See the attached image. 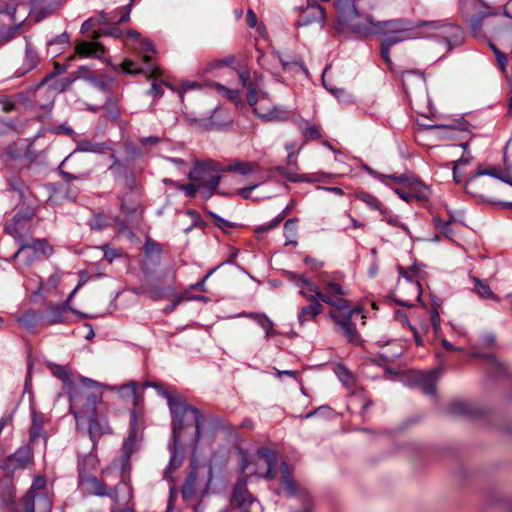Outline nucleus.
<instances>
[{"instance_id":"1","label":"nucleus","mask_w":512,"mask_h":512,"mask_svg":"<svg viewBox=\"0 0 512 512\" xmlns=\"http://www.w3.org/2000/svg\"><path fill=\"white\" fill-rule=\"evenodd\" d=\"M335 6L338 13V29L341 32H353L363 36L383 35V39L402 42L423 36L425 26L422 21L413 24L406 19L376 21L372 16L358 13L354 0H337Z\"/></svg>"},{"instance_id":"2","label":"nucleus","mask_w":512,"mask_h":512,"mask_svg":"<svg viewBox=\"0 0 512 512\" xmlns=\"http://www.w3.org/2000/svg\"><path fill=\"white\" fill-rule=\"evenodd\" d=\"M347 294V290L341 284L333 280H324L320 300L335 308V311L329 313V317L335 323L336 330L340 331L349 343L358 344L360 336L353 318L360 315L365 319V315L359 307L350 306L346 299Z\"/></svg>"},{"instance_id":"3","label":"nucleus","mask_w":512,"mask_h":512,"mask_svg":"<svg viewBox=\"0 0 512 512\" xmlns=\"http://www.w3.org/2000/svg\"><path fill=\"white\" fill-rule=\"evenodd\" d=\"M78 485L83 494L109 497L113 502L110 512H134L132 489L122 480L109 486L103 478L94 475L78 480Z\"/></svg>"},{"instance_id":"4","label":"nucleus","mask_w":512,"mask_h":512,"mask_svg":"<svg viewBox=\"0 0 512 512\" xmlns=\"http://www.w3.org/2000/svg\"><path fill=\"white\" fill-rule=\"evenodd\" d=\"M70 410L77 424L85 415H94L97 405L102 401L103 386L89 378L82 377L72 384L69 390Z\"/></svg>"},{"instance_id":"5","label":"nucleus","mask_w":512,"mask_h":512,"mask_svg":"<svg viewBox=\"0 0 512 512\" xmlns=\"http://www.w3.org/2000/svg\"><path fill=\"white\" fill-rule=\"evenodd\" d=\"M485 175L492 176L512 186V175L510 173L503 172L498 167H478L476 172L466 180L464 185L465 191L475 197L481 198L486 202L512 209V202H501L494 199L491 188L497 185V182L493 180L481 179V177Z\"/></svg>"},{"instance_id":"6","label":"nucleus","mask_w":512,"mask_h":512,"mask_svg":"<svg viewBox=\"0 0 512 512\" xmlns=\"http://www.w3.org/2000/svg\"><path fill=\"white\" fill-rule=\"evenodd\" d=\"M213 478L211 465H200L193 458L189 465V471L181 487V494L185 502L199 501L209 493Z\"/></svg>"},{"instance_id":"7","label":"nucleus","mask_w":512,"mask_h":512,"mask_svg":"<svg viewBox=\"0 0 512 512\" xmlns=\"http://www.w3.org/2000/svg\"><path fill=\"white\" fill-rule=\"evenodd\" d=\"M276 463L274 451L268 448L258 449L254 454L242 457L240 477L248 479L251 476H258L272 480L276 477Z\"/></svg>"},{"instance_id":"8","label":"nucleus","mask_w":512,"mask_h":512,"mask_svg":"<svg viewBox=\"0 0 512 512\" xmlns=\"http://www.w3.org/2000/svg\"><path fill=\"white\" fill-rule=\"evenodd\" d=\"M168 405L173 416V434L175 439L178 433L187 425L193 424L196 428V440L201 437L203 416L200 411L190 405H186L181 398L168 396Z\"/></svg>"},{"instance_id":"9","label":"nucleus","mask_w":512,"mask_h":512,"mask_svg":"<svg viewBox=\"0 0 512 512\" xmlns=\"http://www.w3.org/2000/svg\"><path fill=\"white\" fill-rule=\"evenodd\" d=\"M224 166L218 162L207 160L196 163L189 172L188 178L198 184L200 189L206 190V195L211 196L218 186Z\"/></svg>"},{"instance_id":"10","label":"nucleus","mask_w":512,"mask_h":512,"mask_svg":"<svg viewBox=\"0 0 512 512\" xmlns=\"http://www.w3.org/2000/svg\"><path fill=\"white\" fill-rule=\"evenodd\" d=\"M52 253L53 248L45 239L32 237L28 240L24 239V242L19 244V248L13 255V259L18 260L20 269L24 270L30 268L35 261L43 257H48Z\"/></svg>"},{"instance_id":"11","label":"nucleus","mask_w":512,"mask_h":512,"mask_svg":"<svg viewBox=\"0 0 512 512\" xmlns=\"http://www.w3.org/2000/svg\"><path fill=\"white\" fill-rule=\"evenodd\" d=\"M47 78H44L38 85L28 89L21 98L29 102L32 108L49 110L52 108L57 89L46 84Z\"/></svg>"},{"instance_id":"12","label":"nucleus","mask_w":512,"mask_h":512,"mask_svg":"<svg viewBox=\"0 0 512 512\" xmlns=\"http://www.w3.org/2000/svg\"><path fill=\"white\" fill-rule=\"evenodd\" d=\"M419 26H425L423 36L442 38L447 42L449 48L462 43L463 32L457 25H441L435 21H422Z\"/></svg>"},{"instance_id":"13","label":"nucleus","mask_w":512,"mask_h":512,"mask_svg":"<svg viewBox=\"0 0 512 512\" xmlns=\"http://www.w3.org/2000/svg\"><path fill=\"white\" fill-rule=\"evenodd\" d=\"M246 484L247 479L239 476L233 488L232 503L237 506L239 511L231 508L223 512H262L259 501L248 491Z\"/></svg>"},{"instance_id":"14","label":"nucleus","mask_w":512,"mask_h":512,"mask_svg":"<svg viewBox=\"0 0 512 512\" xmlns=\"http://www.w3.org/2000/svg\"><path fill=\"white\" fill-rule=\"evenodd\" d=\"M32 214L15 215L13 219L6 225V232L13 237L19 244L32 238L31 219Z\"/></svg>"},{"instance_id":"15","label":"nucleus","mask_w":512,"mask_h":512,"mask_svg":"<svg viewBox=\"0 0 512 512\" xmlns=\"http://www.w3.org/2000/svg\"><path fill=\"white\" fill-rule=\"evenodd\" d=\"M422 289L417 281L405 279L399 282L397 286V303L403 306H413V299L419 300L421 298Z\"/></svg>"},{"instance_id":"16","label":"nucleus","mask_w":512,"mask_h":512,"mask_svg":"<svg viewBox=\"0 0 512 512\" xmlns=\"http://www.w3.org/2000/svg\"><path fill=\"white\" fill-rule=\"evenodd\" d=\"M84 419L89 420L88 433L92 440V450H96L98 439L105 434L112 433V429L109 426L107 419L101 417L97 413V410L94 415H85L81 421Z\"/></svg>"},{"instance_id":"17","label":"nucleus","mask_w":512,"mask_h":512,"mask_svg":"<svg viewBox=\"0 0 512 512\" xmlns=\"http://www.w3.org/2000/svg\"><path fill=\"white\" fill-rule=\"evenodd\" d=\"M24 512H52V501L44 493L27 492L23 499Z\"/></svg>"},{"instance_id":"18","label":"nucleus","mask_w":512,"mask_h":512,"mask_svg":"<svg viewBox=\"0 0 512 512\" xmlns=\"http://www.w3.org/2000/svg\"><path fill=\"white\" fill-rule=\"evenodd\" d=\"M254 113L265 121H285L288 119V112L282 106H268V98H261L258 106H255Z\"/></svg>"},{"instance_id":"19","label":"nucleus","mask_w":512,"mask_h":512,"mask_svg":"<svg viewBox=\"0 0 512 512\" xmlns=\"http://www.w3.org/2000/svg\"><path fill=\"white\" fill-rule=\"evenodd\" d=\"M325 20V11L315 1H308L306 9L300 15L299 25H310L313 23H322Z\"/></svg>"},{"instance_id":"20","label":"nucleus","mask_w":512,"mask_h":512,"mask_svg":"<svg viewBox=\"0 0 512 512\" xmlns=\"http://www.w3.org/2000/svg\"><path fill=\"white\" fill-rule=\"evenodd\" d=\"M98 467L99 460L95 450L81 457L78 461L79 480L88 478L89 476H94V472L98 470Z\"/></svg>"},{"instance_id":"21","label":"nucleus","mask_w":512,"mask_h":512,"mask_svg":"<svg viewBox=\"0 0 512 512\" xmlns=\"http://www.w3.org/2000/svg\"><path fill=\"white\" fill-rule=\"evenodd\" d=\"M39 62V57L35 49L26 43L25 53L21 65L16 70V76L20 77L33 70Z\"/></svg>"},{"instance_id":"22","label":"nucleus","mask_w":512,"mask_h":512,"mask_svg":"<svg viewBox=\"0 0 512 512\" xmlns=\"http://www.w3.org/2000/svg\"><path fill=\"white\" fill-rule=\"evenodd\" d=\"M296 284L300 287V294L309 301H320L321 289L316 286L310 279L299 276Z\"/></svg>"},{"instance_id":"23","label":"nucleus","mask_w":512,"mask_h":512,"mask_svg":"<svg viewBox=\"0 0 512 512\" xmlns=\"http://www.w3.org/2000/svg\"><path fill=\"white\" fill-rule=\"evenodd\" d=\"M323 306L320 301H310V305L301 308L298 314V322L301 326L306 325L309 321H314L322 313Z\"/></svg>"},{"instance_id":"24","label":"nucleus","mask_w":512,"mask_h":512,"mask_svg":"<svg viewBox=\"0 0 512 512\" xmlns=\"http://www.w3.org/2000/svg\"><path fill=\"white\" fill-rule=\"evenodd\" d=\"M75 51L83 57H101L104 54V47L98 42H80L76 45Z\"/></svg>"},{"instance_id":"25","label":"nucleus","mask_w":512,"mask_h":512,"mask_svg":"<svg viewBox=\"0 0 512 512\" xmlns=\"http://www.w3.org/2000/svg\"><path fill=\"white\" fill-rule=\"evenodd\" d=\"M280 481H281V489L278 493L287 492V494L293 496L296 493V484L293 481L288 465L285 462H282L280 466Z\"/></svg>"},{"instance_id":"26","label":"nucleus","mask_w":512,"mask_h":512,"mask_svg":"<svg viewBox=\"0 0 512 512\" xmlns=\"http://www.w3.org/2000/svg\"><path fill=\"white\" fill-rule=\"evenodd\" d=\"M49 369L55 377L59 378L65 385L68 386V391L70 390V386L76 383L73 381V376L68 366L49 364Z\"/></svg>"},{"instance_id":"27","label":"nucleus","mask_w":512,"mask_h":512,"mask_svg":"<svg viewBox=\"0 0 512 512\" xmlns=\"http://www.w3.org/2000/svg\"><path fill=\"white\" fill-rule=\"evenodd\" d=\"M411 192H406L403 189L396 188L395 193L404 201L410 202L412 199L422 200L425 199L428 195V188L425 186H420L416 188H409Z\"/></svg>"},{"instance_id":"28","label":"nucleus","mask_w":512,"mask_h":512,"mask_svg":"<svg viewBox=\"0 0 512 512\" xmlns=\"http://www.w3.org/2000/svg\"><path fill=\"white\" fill-rule=\"evenodd\" d=\"M259 166L257 163L246 162V161H235L228 166H224V171L227 172H238L242 175H248L252 173Z\"/></svg>"},{"instance_id":"29","label":"nucleus","mask_w":512,"mask_h":512,"mask_svg":"<svg viewBox=\"0 0 512 512\" xmlns=\"http://www.w3.org/2000/svg\"><path fill=\"white\" fill-rule=\"evenodd\" d=\"M355 197L360 201L364 202L370 209L377 210L379 211V213H381L385 208V206L376 196L368 192L358 191L355 193Z\"/></svg>"},{"instance_id":"30","label":"nucleus","mask_w":512,"mask_h":512,"mask_svg":"<svg viewBox=\"0 0 512 512\" xmlns=\"http://www.w3.org/2000/svg\"><path fill=\"white\" fill-rule=\"evenodd\" d=\"M305 142L318 140L321 138V129L318 125L305 121L303 125L299 126Z\"/></svg>"},{"instance_id":"31","label":"nucleus","mask_w":512,"mask_h":512,"mask_svg":"<svg viewBox=\"0 0 512 512\" xmlns=\"http://www.w3.org/2000/svg\"><path fill=\"white\" fill-rule=\"evenodd\" d=\"M139 202L131 195L121 197V210L127 216L135 215L139 210Z\"/></svg>"},{"instance_id":"32","label":"nucleus","mask_w":512,"mask_h":512,"mask_svg":"<svg viewBox=\"0 0 512 512\" xmlns=\"http://www.w3.org/2000/svg\"><path fill=\"white\" fill-rule=\"evenodd\" d=\"M120 394L123 398L130 401L133 406H138L140 404V397L137 394L136 383L132 382L121 386Z\"/></svg>"},{"instance_id":"33","label":"nucleus","mask_w":512,"mask_h":512,"mask_svg":"<svg viewBox=\"0 0 512 512\" xmlns=\"http://www.w3.org/2000/svg\"><path fill=\"white\" fill-rule=\"evenodd\" d=\"M472 159L473 158L470 153H465L461 158L453 162V179L457 184L461 183L463 180V175L460 171L461 166L469 165L472 162Z\"/></svg>"},{"instance_id":"34","label":"nucleus","mask_w":512,"mask_h":512,"mask_svg":"<svg viewBox=\"0 0 512 512\" xmlns=\"http://www.w3.org/2000/svg\"><path fill=\"white\" fill-rule=\"evenodd\" d=\"M472 281L474 283V291L484 299H495V295L492 292L490 286L481 281L477 277H472Z\"/></svg>"},{"instance_id":"35","label":"nucleus","mask_w":512,"mask_h":512,"mask_svg":"<svg viewBox=\"0 0 512 512\" xmlns=\"http://www.w3.org/2000/svg\"><path fill=\"white\" fill-rule=\"evenodd\" d=\"M380 214L382 215L383 220L387 222V224L397 227V228H400L405 233L409 234L408 227L404 223H402L400 221L399 217L396 214H394L392 211H390L389 209H387L385 207Z\"/></svg>"},{"instance_id":"36","label":"nucleus","mask_w":512,"mask_h":512,"mask_svg":"<svg viewBox=\"0 0 512 512\" xmlns=\"http://www.w3.org/2000/svg\"><path fill=\"white\" fill-rule=\"evenodd\" d=\"M213 87L216 91L223 97L227 98L231 102L239 103L240 102V94L238 90L230 89L220 83H214Z\"/></svg>"},{"instance_id":"37","label":"nucleus","mask_w":512,"mask_h":512,"mask_svg":"<svg viewBox=\"0 0 512 512\" xmlns=\"http://www.w3.org/2000/svg\"><path fill=\"white\" fill-rule=\"evenodd\" d=\"M284 234L286 237V243H285L286 245L296 244V241L294 240V238L296 237V234H297L296 219H289L285 222Z\"/></svg>"},{"instance_id":"38","label":"nucleus","mask_w":512,"mask_h":512,"mask_svg":"<svg viewBox=\"0 0 512 512\" xmlns=\"http://www.w3.org/2000/svg\"><path fill=\"white\" fill-rule=\"evenodd\" d=\"M438 377V372L436 370L429 371L425 375L426 383L423 385V391L425 394L434 395L435 394V382Z\"/></svg>"},{"instance_id":"39","label":"nucleus","mask_w":512,"mask_h":512,"mask_svg":"<svg viewBox=\"0 0 512 512\" xmlns=\"http://www.w3.org/2000/svg\"><path fill=\"white\" fill-rule=\"evenodd\" d=\"M286 178L292 182H317L320 181L321 177L318 174H296L288 173L285 174Z\"/></svg>"},{"instance_id":"40","label":"nucleus","mask_w":512,"mask_h":512,"mask_svg":"<svg viewBox=\"0 0 512 512\" xmlns=\"http://www.w3.org/2000/svg\"><path fill=\"white\" fill-rule=\"evenodd\" d=\"M140 52L142 53V60L144 63H149L152 60V55L155 53V47L150 40H143L140 43Z\"/></svg>"},{"instance_id":"41","label":"nucleus","mask_w":512,"mask_h":512,"mask_svg":"<svg viewBox=\"0 0 512 512\" xmlns=\"http://www.w3.org/2000/svg\"><path fill=\"white\" fill-rule=\"evenodd\" d=\"M288 212V208H286L285 210H283V212L281 214H279L274 220H272L271 222L267 223V224H263L259 227H257L255 229V233L256 234H259V233H264V232H268L270 230H272L273 228H275L276 226H278L280 224V222L284 219V217L286 216Z\"/></svg>"},{"instance_id":"42","label":"nucleus","mask_w":512,"mask_h":512,"mask_svg":"<svg viewBox=\"0 0 512 512\" xmlns=\"http://www.w3.org/2000/svg\"><path fill=\"white\" fill-rule=\"evenodd\" d=\"M398 40L383 39L381 41V57L389 65H392L390 58V49L393 45L397 44Z\"/></svg>"},{"instance_id":"43","label":"nucleus","mask_w":512,"mask_h":512,"mask_svg":"<svg viewBox=\"0 0 512 512\" xmlns=\"http://www.w3.org/2000/svg\"><path fill=\"white\" fill-rule=\"evenodd\" d=\"M164 182L166 184H173V185H175V187H177L178 189L182 190L186 194V196H188V197L195 196V194L197 192V189L199 188L198 184H196L195 182L194 183H190V184H179V185L174 183L172 180L165 179Z\"/></svg>"},{"instance_id":"44","label":"nucleus","mask_w":512,"mask_h":512,"mask_svg":"<svg viewBox=\"0 0 512 512\" xmlns=\"http://www.w3.org/2000/svg\"><path fill=\"white\" fill-rule=\"evenodd\" d=\"M234 62H235V57L233 55H230V56L226 57L225 59L217 60V61L209 63L207 65V67L205 68V72H210V71H212L214 69H218L222 66L232 65Z\"/></svg>"},{"instance_id":"45","label":"nucleus","mask_w":512,"mask_h":512,"mask_svg":"<svg viewBox=\"0 0 512 512\" xmlns=\"http://www.w3.org/2000/svg\"><path fill=\"white\" fill-rule=\"evenodd\" d=\"M19 324L28 329L34 327L37 323V315L34 312H27L19 318Z\"/></svg>"},{"instance_id":"46","label":"nucleus","mask_w":512,"mask_h":512,"mask_svg":"<svg viewBox=\"0 0 512 512\" xmlns=\"http://www.w3.org/2000/svg\"><path fill=\"white\" fill-rule=\"evenodd\" d=\"M100 150H101V145L94 144L89 141H83L78 144L77 149L74 152V154L77 152H100Z\"/></svg>"},{"instance_id":"47","label":"nucleus","mask_w":512,"mask_h":512,"mask_svg":"<svg viewBox=\"0 0 512 512\" xmlns=\"http://www.w3.org/2000/svg\"><path fill=\"white\" fill-rule=\"evenodd\" d=\"M397 183L403 184L407 186L408 188H416L423 186L417 179H415L412 176H409L407 174L400 175L397 178Z\"/></svg>"},{"instance_id":"48","label":"nucleus","mask_w":512,"mask_h":512,"mask_svg":"<svg viewBox=\"0 0 512 512\" xmlns=\"http://www.w3.org/2000/svg\"><path fill=\"white\" fill-rule=\"evenodd\" d=\"M0 107L4 113H11L15 110L16 101L8 96L0 97Z\"/></svg>"},{"instance_id":"49","label":"nucleus","mask_w":512,"mask_h":512,"mask_svg":"<svg viewBox=\"0 0 512 512\" xmlns=\"http://www.w3.org/2000/svg\"><path fill=\"white\" fill-rule=\"evenodd\" d=\"M102 251L104 252L105 259L111 263L114 259L120 257L122 255L120 250L110 247L109 245L101 246Z\"/></svg>"},{"instance_id":"50","label":"nucleus","mask_w":512,"mask_h":512,"mask_svg":"<svg viewBox=\"0 0 512 512\" xmlns=\"http://www.w3.org/2000/svg\"><path fill=\"white\" fill-rule=\"evenodd\" d=\"M431 324L435 334L437 335L441 329V319L438 309L433 307L430 311Z\"/></svg>"},{"instance_id":"51","label":"nucleus","mask_w":512,"mask_h":512,"mask_svg":"<svg viewBox=\"0 0 512 512\" xmlns=\"http://www.w3.org/2000/svg\"><path fill=\"white\" fill-rule=\"evenodd\" d=\"M122 70L129 74L142 73V69L137 67L132 60L125 59L121 64Z\"/></svg>"},{"instance_id":"52","label":"nucleus","mask_w":512,"mask_h":512,"mask_svg":"<svg viewBox=\"0 0 512 512\" xmlns=\"http://www.w3.org/2000/svg\"><path fill=\"white\" fill-rule=\"evenodd\" d=\"M249 318L253 319L260 327L264 328L265 326H269V322L271 321L265 314L263 313H250L247 315Z\"/></svg>"},{"instance_id":"53","label":"nucleus","mask_w":512,"mask_h":512,"mask_svg":"<svg viewBox=\"0 0 512 512\" xmlns=\"http://www.w3.org/2000/svg\"><path fill=\"white\" fill-rule=\"evenodd\" d=\"M135 445H136V435H135L134 431H131L128 438L124 442V445H123L124 452L127 455H129L135 449Z\"/></svg>"},{"instance_id":"54","label":"nucleus","mask_w":512,"mask_h":512,"mask_svg":"<svg viewBox=\"0 0 512 512\" xmlns=\"http://www.w3.org/2000/svg\"><path fill=\"white\" fill-rule=\"evenodd\" d=\"M450 412L453 414H465L468 412V406L463 401H454L450 405Z\"/></svg>"},{"instance_id":"55","label":"nucleus","mask_w":512,"mask_h":512,"mask_svg":"<svg viewBox=\"0 0 512 512\" xmlns=\"http://www.w3.org/2000/svg\"><path fill=\"white\" fill-rule=\"evenodd\" d=\"M261 98H265L264 96H258L255 89H249L247 94V102L254 109L255 106H258Z\"/></svg>"},{"instance_id":"56","label":"nucleus","mask_w":512,"mask_h":512,"mask_svg":"<svg viewBox=\"0 0 512 512\" xmlns=\"http://www.w3.org/2000/svg\"><path fill=\"white\" fill-rule=\"evenodd\" d=\"M149 297L154 300H160L168 296V293L163 288L155 287L148 291Z\"/></svg>"},{"instance_id":"57","label":"nucleus","mask_w":512,"mask_h":512,"mask_svg":"<svg viewBox=\"0 0 512 512\" xmlns=\"http://www.w3.org/2000/svg\"><path fill=\"white\" fill-rule=\"evenodd\" d=\"M182 462H183L182 456L178 455L177 453H174L171 456V459H170V462L168 465V471L166 472V475L168 474V472L178 469L182 465Z\"/></svg>"},{"instance_id":"58","label":"nucleus","mask_w":512,"mask_h":512,"mask_svg":"<svg viewBox=\"0 0 512 512\" xmlns=\"http://www.w3.org/2000/svg\"><path fill=\"white\" fill-rule=\"evenodd\" d=\"M413 75H416L417 78H418V81L420 84H423L424 83V77H423V74L420 73V72H417V73H413L411 71H407L405 73H403L402 75V83H403V87L405 90H407V86H408V81L409 79L413 76Z\"/></svg>"},{"instance_id":"59","label":"nucleus","mask_w":512,"mask_h":512,"mask_svg":"<svg viewBox=\"0 0 512 512\" xmlns=\"http://www.w3.org/2000/svg\"><path fill=\"white\" fill-rule=\"evenodd\" d=\"M285 148L288 151L287 164L289 166H296L297 165V160H296V153L294 151L295 144L294 143L287 144L285 146Z\"/></svg>"},{"instance_id":"60","label":"nucleus","mask_w":512,"mask_h":512,"mask_svg":"<svg viewBox=\"0 0 512 512\" xmlns=\"http://www.w3.org/2000/svg\"><path fill=\"white\" fill-rule=\"evenodd\" d=\"M434 221H435V224H436V227L438 229H440L443 233H445L447 236H450V229H449V226H450V221H442L440 218L436 217L434 218Z\"/></svg>"},{"instance_id":"61","label":"nucleus","mask_w":512,"mask_h":512,"mask_svg":"<svg viewBox=\"0 0 512 512\" xmlns=\"http://www.w3.org/2000/svg\"><path fill=\"white\" fill-rule=\"evenodd\" d=\"M257 187V185H252L249 187H243L237 190L236 194L241 196L244 199L250 198L251 192Z\"/></svg>"},{"instance_id":"62","label":"nucleus","mask_w":512,"mask_h":512,"mask_svg":"<svg viewBox=\"0 0 512 512\" xmlns=\"http://www.w3.org/2000/svg\"><path fill=\"white\" fill-rule=\"evenodd\" d=\"M214 272V270H211L209 271L201 281H199L198 283L194 284L192 286L193 289H197V290H200L202 292H205L206 291V287H205V283L207 281V279L212 275V273Z\"/></svg>"},{"instance_id":"63","label":"nucleus","mask_w":512,"mask_h":512,"mask_svg":"<svg viewBox=\"0 0 512 512\" xmlns=\"http://www.w3.org/2000/svg\"><path fill=\"white\" fill-rule=\"evenodd\" d=\"M494 50V53H495V56H496V59L501 67L502 70H504L505 68V65L507 63V57L505 56L504 53H502L501 51H499L498 49L496 48H493Z\"/></svg>"},{"instance_id":"64","label":"nucleus","mask_w":512,"mask_h":512,"mask_svg":"<svg viewBox=\"0 0 512 512\" xmlns=\"http://www.w3.org/2000/svg\"><path fill=\"white\" fill-rule=\"evenodd\" d=\"M246 20L249 27L254 28L257 26V16L253 10L249 9L247 11Z\"/></svg>"}]
</instances>
